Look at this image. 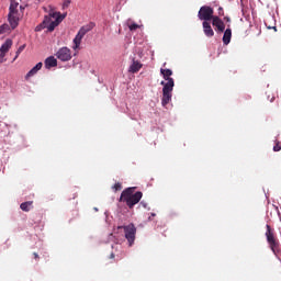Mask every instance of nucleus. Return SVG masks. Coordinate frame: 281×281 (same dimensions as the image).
<instances>
[{
  "instance_id": "nucleus-1",
  "label": "nucleus",
  "mask_w": 281,
  "mask_h": 281,
  "mask_svg": "<svg viewBox=\"0 0 281 281\" xmlns=\"http://www.w3.org/2000/svg\"><path fill=\"white\" fill-rule=\"evenodd\" d=\"M67 18V13L61 14L60 12H56L50 10L48 15H46L43 22L35 27V32H42L47 29L48 32H54L63 21Z\"/></svg>"
},
{
  "instance_id": "nucleus-2",
  "label": "nucleus",
  "mask_w": 281,
  "mask_h": 281,
  "mask_svg": "<svg viewBox=\"0 0 281 281\" xmlns=\"http://www.w3.org/2000/svg\"><path fill=\"white\" fill-rule=\"evenodd\" d=\"M144 196V193L142 191H137L135 193L134 188H127L122 191L120 196V203H125L130 210H133L137 203L142 201V198Z\"/></svg>"
},
{
  "instance_id": "nucleus-3",
  "label": "nucleus",
  "mask_w": 281,
  "mask_h": 281,
  "mask_svg": "<svg viewBox=\"0 0 281 281\" xmlns=\"http://www.w3.org/2000/svg\"><path fill=\"white\" fill-rule=\"evenodd\" d=\"M8 21L11 30H16V27H19L21 14L19 13V2H16V0H11L10 2Z\"/></svg>"
},
{
  "instance_id": "nucleus-4",
  "label": "nucleus",
  "mask_w": 281,
  "mask_h": 281,
  "mask_svg": "<svg viewBox=\"0 0 281 281\" xmlns=\"http://www.w3.org/2000/svg\"><path fill=\"white\" fill-rule=\"evenodd\" d=\"M160 85L164 87L161 104L162 106H167V104H170V100H172V91L175 86H172V83H166V81H161Z\"/></svg>"
},
{
  "instance_id": "nucleus-5",
  "label": "nucleus",
  "mask_w": 281,
  "mask_h": 281,
  "mask_svg": "<svg viewBox=\"0 0 281 281\" xmlns=\"http://www.w3.org/2000/svg\"><path fill=\"white\" fill-rule=\"evenodd\" d=\"M266 232L267 241L270 246L271 251L273 254H278L280 251V243H278V239H276V235H273V231L271 229V226L268 224Z\"/></svg>"
},
{
  "instance_id": "nucleus-6",
  "label": "nucleus",
  "mask_w": 281,
  "mask_h": 281,
  "mask_svg": "<svg viewBox=\"0 0 281 281\" xmlns=\"http://www.w3.org/2000/svg\"><path fill=\"white\" fill-rule=\"evenodd\" d=\"M117 229H124L125 238L128 241L130 247H133V243H135V235L137 234V228L135 227V224L119 226Z\"/></svg>"
},
{
  "instance_id": "nucleus-7",
  "label": "nucleus",
  "mask_w": 281,
  "mask_h": 281,
  "mask_svg": "<svg viewBox=\"0 0 281 281\" xmlns=\"http://www.w3.org/2000/svg\"><path fill=\"white\" fill-rule=\"evenodd\" d=\"M216 15H214V9L210 5H203L198 12V19L200 21H212Z\"/></svg>"
},
{
  "instance_id": "nucleus-8",
  "label": "nucleus",
  "mask_w": 281,
  "mask_h": 281,
  "mask_svg": "<svg viewBox=\"0 0 281 281\" xmlns=\"http://www.w3.org/2000/svg\"><path fill=\"white\" fill-rule=\"evenodd\" d=\"M91 29L89 26H82L77 35L74 38V46L72 49H78L80 47V44L82 43V38H85V35L90 32Z\"/></svg>"
},
{
  "instance_id": "nucleus-9",
  "label": "nucleus",
  "mask_w": 281,
  "mask_h": 281,
  "mask_svg": "<svg viewBox=\"0 0 281 281\" xmlns=\"http://www.w3.org/2000/svg\"><path fill=\"white\" fill-rule=\"evenodd\" d=\"M56 56L58 60H61V63H67L71 59V49L68 47H61L56 53Z\"/></svg>"
},
{
  "instance_id": "nucleus-10",
  "label": "nucleus",
  "mask_w": 281,
  "mask_h": 281,
  "mask_svg": "<svg viewBox=\"0 0 281 281\" xmlns=\"http://www.w3.org/2000/svg\"><path fill=\"white\" fill-rule=\"evenodd\" d=\"M211 21L216 34L225 32V22L218 15H215Z\"/></svg>"
},
{
  "instance_id": "nucleus-11",
  "label": "nucleus",
  "mask_w": 281,
  "mask_h": 281,
  "mask_svg": "<svg viewBox=\"0 0 281 281\" xmlns=\"http://www.w3.org/2000/svg\"><path fill=\"white\" fill-rule=\"evenodd\" d=\"M160 74H161L164 80L167 81V82H165V85H172V86H175V79L170 77V76H172V70H170L168 68L167 69L161 68L160 69Z\"/></svg>"
},
{
  "instance_id": "nucleus-12",
  "label": "nucleus",
  "mask_w": 281,
  "mask_h": 281,
  "mask_svg": "<svg viewBox=\"0 0 281 281\" xmlns=\"http://www.w3.org/2000/svg\"><path fill=\"white\" fill-rule=\"evenodd\" d=\"M202 27H203V32H204L205 36H207V38H212V36H214V29H212V24L204 21V22H202Z\"/></svg>"
},
{
  "instance_id": "nucleus-13",
  "label": "nucleus",
  "mask_w": 281,
  "mask_h": 281,
  "mask_svg": "<svg viewBox=\"0 0 281 281\" xmlns=\"http://www.w3.org/2000/svg\"><path fill=\"white\" fill-rule=\"evenodd\" d=\"M41 69H43V63L40 61L26 74L25 80H29L32 76H36Z\"/></svg>"
},
{
  "instance_id": "nucleus-14",
  "label": "nucleus",
  "mask_w": 281,
  "mask_h": 281,
  "mask_svg": "<svg viewBox=\"0 0 281 281\" xmlns=\"http://www.w3.org/2000/svg\"><path fill=\"white\" fill-rule=\"evenodd\" d=\"M44 65L46 69H52V67H58V60L54 56H49L45 59Z\"/></svg>"
},
{
  "instance_id": "nucleus-15",
  "label": "nucleus",
  "mask_w": 281,
  "mask_h": 281,
  "mask_svg": "<svg viewBox=\"0 0 281 281\" xmlns=\"http://www.w3.org/2000/svg\"><path fill=\"white\" fill-rule=\"evenodd\" d=\"M142 67H144V65H142V63H139V60L133 59L132 65L128 68V71H130V74H137V71H139V69H142Z\"/></svg>"
},
{
  "instance_id": "nucleus-16",
  "label": "nucleus",
  "mask_w": 281,
  "mask_h": 281,
  "mask_svg": "<svg viewBox=\"0 0 281 281\" xmlns=\"http://www.w3.org/2000/svg\"><path fill=\"white\" fill-rule=\"evenodd\" d=\"M222 41H223L224 45L232 43V27L229 25L226 30H224V35H223Z\"/></svg>"
},
{
  "instance_id": "nucleus-17",
  "label": "nucleus",
  "mask_w": 281,
  "mask_h": 281,
  "mask_svg": "<svg viewBox=\"0 0 281 281\" xmlns=\"http://www.w3.org/2000/svg\"><path fill=\"white\" fill-rule=\"evenodd\" d=\"M12 47V40H7L0 47V54H8L10 52V48Z\"/></svg>"
},
{
  "instance_id": "nucleus-18",
  "label": "nucleus",
  "mask_w": 281,
  "mask_h": 281,
  "mask_svg": "<svg viewBox=\"0 0 281 281\" xmlns=\"http://www.w3.org/2000/svg\"><path fill=\"white\" fill-rule=\"evenodd\" d=\"M33 203V201L24 202L20 205V209L22 210V212H30V210H32Z\"/></svg>"
},
{
  "instance_id": "nucleus-19",
  "label": "nucleus",
  "mask_w": 281,
  "mask_h": 281,
  "mask_svg": "<svg viewBox=\"0 0 281 281\" xmlns=\"http://www.w3.org/2000/svg\"><path fill=\"white\" fill-rule=\"evenodd\" d=\"M10 30V25L8 24H2L0 26V34H5V32H8Z\"/></svg>"
},
{
  "instance_id": "nucleus-20",
  "label": "nucleus",
  "mask_w": 281,
  "mask_h": 281,
  "mask_svg": "<svg viewBox=\"0 0 281 281\" xmlns=\"http://www.w3.org/2000/svg\"><path fill=\"white\" fill-rule=\"evenodd\" d=\"M69 5H71V0H64V2L61 4V9L67 10V8H69Z\"/></svg>"
},
{
  "instance_id": "nucleus-21",
  "label": "nucleus",
  "mask_w": 281,
  "mask_h": 281,
  "mask_svg": "<svg viewBox=\"0 0 281 281\" xmlns=\"http://www.w3.org/2000/svg\"><path fill=\"white\" fill-rule=\"evenodd\" d=\"M23 49H25V45H22V46H20V47L18 48V50H16V53H15L16 55H15V57H14V60L19 58V56L21 55V53L23 52Z\"/></svg>"
},
{
  "instance_id": "nucleus-22",
  "label": "nucleus",
  "mask_w": 281,
  "mask_h": 281,
  "mask_svg": "<svg viewBox=\"0 0 281 281\" xmlns=\"http://www.w3.org/2000/svg\"><path fill=\"white\" fill-rule=\"evenodd\" d=\"M128 29L131 32H135V30H139V26L136 23H132V24H128Z\"/></svg>"
},
{
  "instance_id": "nucleus-23",
  "label": "nucleus",
  "mask_w": 281,
  "mask_h": 281,
  "mask_svg": "<svg viewBox=\"0 0 281 281\" xmlns=\"http://www.w3.org/2000/svg\"><path fill=\"white\" fill-rule=\"evenodd\" d=\"M217 16L218 18H221V16H225V11L223 10V7H220L218 9H217Z\"/></svg>"
},
{
  "instance_id": "nucleus-24",
  "label": "nucleus",
  "mask_w": 281,
  "mask_h": 281,
  "mask_svg": "<svg viewBox=\"0 0 281 281\" xmlns=\"http://www.w3.org/2000/svg\"><path fill=\"white\" fill-rule=\"evenodd\" d=\"M113 190H115V192L122 190V183L116 182V183L113 186Z\"/></svg>"
},
{
  "instance_id": "nucleus-25",
  "label": "nucleus",
  "mask_w": 281,
  "mask_h": 281,
  "mask_svg": "<svg viewBox=\"0 0 281 281\" xmlns=\"http://www.w3.org/2000/svg\"><path fill=\"white\" fill-rule=\"evenodd\" d=\"M273 150H274V153H280V150H281V144H280V142H278V143L276 144V146L273 147Z\"/></svg>"
},
{
  "instance_id": "nucleus-26",
  "label": "nucleus",
  "mask_w": 281,
  "mask_h": 281,
  "mask_svg": "<svg viewBox=\"0 0 281 281\" xmlns=\"http://www.w3.org/2000/svg\"><path fill=\"white\" fill-rule=\"evenodd\" d=\"M5 54L0 53V63H5Z\"/></svg>"
},
{
  "instance_id": "nucleus-27",
  "label": "nucleus",
  "mask_w": 281,
  "mask_h": 281,
  "mask_svg": "<svg viewBox=\"0 0 281 281\" xmlns=\"http://www.w3.org/2000/svg\"><path fill=\"white\" fill-rule=\"evenodd\" d=\"M139 205L142 206V207H148V203H146V202H144V201H142L140 203H139Z\"/></svg>"
},
{
  "instance_id": "nucleus-28",
  "label": "nucleus",
  "mask_w": 281,
  "mask_h": 281,
  "mask_svg": "<svg viewBox=\"0 0 281 281\" xmlns=\"http://www.w3.org/2000/svg\"><path fill=\"white\" fill-rule=\"evenodd\" d=\"M224 21H225L226 23H232V18L225 16V18H224Z\"/></svg>"
},
{
  "instance_id": "nucleus-29",
  "label": "nucleus",
  "mask_w": 281,
  "mask_h": 281,
  "mask_svg": "<svg viewBox=\"0 0 281 281\" xmlns=\"http://www.w3.org/2000/svg\"><path fill=\"white\" fill-rule=\"evenodd\" d=\"M33 256H34V258H35L36 260H40V259H41V257H40L36 252H33Z\"/></svg>"
},
{
  "instance_id": "nucleus-30",
  "label": "nucleus",
  "mask_w": 281,
  "mask_h": 281,
  "mask_svg": "<svg viewBox=\"0 0 281 281\" xmlns=\"http://www.w3.org/2000/svg\"><path fill=\"white\" fill-rule=\"evenodd\" d=\"M113 258H115V254L112 252V254L110 255V259L113 260Z\"/></svg>"
},
{
  "instance_id": "nucleus-31",
  "label": "nucleus",
  "mask_w": 281,
  "mask_h": 281,
  "mask_svg": "<svg viewBox=\"0 0 281 281\" xmlns=\"http://www.w3.org/2000/svg\"><path fill=\"white\" fill-rule=\"evenodd\" d=\"M273 100H276V97H272V98L270 99V102H273Z\"/></svg>"
},
{
  "instance_id": "nucleus-32",
  "label": "nucleus",
  "mask_w": 281,
  "mask_h": 281,
  "mask_svg": "<svg viewBox=\"0 0 281 281\" xmlns=\"http://www.w3.org/2000/svg\"><path fill=\"white\" fill-rule=\"evenodd\" d=\"M151 216H157L155 213H151Z\"/></svg>"
}]
</instances>
